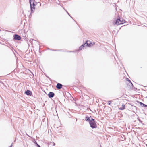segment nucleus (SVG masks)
<instances>
[{
    "instance_id": "dca6fc26",
    "label": "nucleus",
    "mask_w": 147,
    "mask_h": 147,
    "mask_svg": "<svg viewBox=\"0 0 147 147\" xmlns=\"http://www.w3.org/2000/svg\"><path fill=\"white\" fill-rule=\"evenodd\" d=\"M140 103V104L141 105V106H142L143 105V103L141 102H139Z\"/></svg>"
},
{
    "instance_id": "412c9836",
    "label": "nucleus",
    "mask_w": 147,
    "mask_h": 147,
    "mask_svg": "<svg viewBox=\"0 0 147 147\" xmlns=\"http://www.w3.org/2000/svg\"><path fill=\"white\" fill-rule=\"evenodd\" d=\"M52 50V51H57L56 50Z\"/></svg>"
},
{
    "instance_id": "9b49d317",
    "label": "nucleus",
    "mask_w": 147,
    "mask_h": 147,
    "mask_svg": "<svg viewBox=\"0 0 147 147\" xmlns=\"http://www.w3.org/2000/svg\"><path fill=\"white\" fill-rule=\"evenodd\" d=\"M125 106L124 105H122V107L119 108V109L121 110H123L125 109Z\"/></svg>"
},
{
    "instance_id": "f257e3e1",
    "label": "nucleus",
    "mask_w": 147,
    "mask_h": 147,
    "mask_svg": "<svg viewBox=\"0 0 147 147\" xmlns=\"http://www.w3.org/2000/svg\"><path fill=\"white\" fill-rule=\"evenodd\" d=\"M85 120L86 121L89 122L90 126L91 128H94L97 127L96 121H95L94 119L92 118L91 116L89 117L88 116H86Z\"/></svg>"
},
{
    "instance_id": "1a4fd4ad",
    "label": "nucleus",
    "mask_w": 147,
    "mask_h": 147,
    "mask_svg": "<svg viewBox=\"0 0 147 147\" xmlns=\"http://www.w3.org/2000/svg\"><path fill=\"white\" fill-rule=\"evenodd\" d=\"M85 43L83 44V45H81V46H80V47H79V49L80 50H82L83 49H84V48L85 47Z\"/></svg>"
},
{
    "instance_id": "6e6552de",
    "label": "nucleus",
    "mask_w": 147,
    "mask_h": 147,
    "mask_svg": "<svg viewBox=\"0 0 147 147\" xmlns=\"http://www.w3.org/2000/svg\"><path fill=\"white\" fill-rule=\"evenodd\" d=\"M25 93L27 95H31L32 94L31 92L29 90H27L25 92Z\"/></svg>"
},
{
    "instance_id": "f3484780",
    "label": "nucleus",
    "mask_w": 147,
    "mask_h": 147,
    "mask_svg": "<svg viewBox=\"0 0 147 147\" xmlns=\"http://www.w3.org/2000/svg\"><path fill=\"white\" fill-rule=\"evenodd\" d=\"M51 144V143L49 142H48L47 143V144L48 145H49Z\"/></svg>"
},
{
    "instance_id": "2eb2a0df",
    "label": "nucleus",
    "mask_w": 147,
    "mask_h": 147,
    "mask_svg": "<svg viewBox=\"0 0 147 147\" xmlns=\"http://www.w3.org/2000/svg\"><path fill=\"white\" fill-rule=\"evenodd\" d=\"M111 101H109L108 102V104L109 105H110V104H111Z\"/></svg>"
},
{
    "instance_id": "f03ea898",
    "label": "nucleus",
    "mask_w": 147,
    "mask_h": 147,
    "mask_svg": "<svg viewBox=\"0 0 147 147\" xmlns=\"http://www.w3.org/2000/svg\"><path fill=\"white\" fill-rule=\"evenodd\" d=\"M30 4L31 12L32 13L34 12L35 9V4L34 3V0H30Z\"/></svg>"
},
{
    "instance_id": "39448f33",
    "label": "nucleus",
    "mask_w": 147,
    "mask_h": 147,
    "mask_svg": "<svg viewBox=\"0 0 147 147\" xmlns=\"http://www.w3.org/2000/svg\"><path fill=\"white\" fill-rule=\"evenodd\" d=\"M54 95L55 94L54 93L52 92H50L49 93L48 95L49 98H51L53 97Z\"/></svg>"
},
{
    "instance_id": "aec40b11",
    "label": "nucleus",
    "mask_w": 147,
    "mask_h": 147,
    "mask_svg": "<svg viewBox=\"0 0 147 147\" xmlns=\"http://www.w3.org/2000/svg\"><path fill=\"white\" fill-rule=\"evenodd\" d=\"M12 145H11L9 147H12Z\"/></svg>"
},
{
    "instance_id": "6ab92c4d",
    "label": "nucleus",
    "mask_w": 147,
    "mask_h": 147,
    "mask_svg": "<svg viewBox=\"0 0 147 147\" xmlns=\"http://www.w3.org/2000/svg\"><path fill=\"white\" fill-rule=\"evenodd\" d=\"M37 147H40V146L38 145V144H37V145H36Z\"/></svg>"
},
{
    "instance_id": "7ed1b4c3",
    "label": "nucleus",
    "mask_w": 147,
    "mask_h": 147,
    "mask_svg": "<svg viewBox=\"0 0 147 147\" xmlns=\"http://www.w3.org/2000/svg\"><path fill=\"white\" fill-rule=\"evenodd\" d=\"M125 22L124 20L121 21L120 19H118L116 20L115 24L117 25H119L123 24Z\"/></svg>"
},
{
    "instance_id": "a211bd4d",
    "label": "nucleus",
    "mask_w": 147,
    "mask_h": 147,
    "mask_svg": "<svg viewBox=\"0 0 147 147\" xmlns=\"http://www.w3.org/2000/svg\"><path fill=\"white\" fill-rule=\"evenodd\" d=\"M52 144H53V146H54L55 145V144L54 142H53V143H52Z\"/></svg>"
},
{
    "instance_id": "f8f14e48",
    "label": "nucleus",
    "mask_w": 147,
    "mask_h": 147,
    "mask_svg": "<svg viewBox=\"0 0 147 147\" xmlns=\"http://www.w3.org/2000/svg\"><path fill=\"white\" fill-rule=\"evenodd\" d=\"M65 10L66 11V12L68 14L69 16H70V17L71 18H72V17H71V16L70 15V14H69L68 13V12H67V11L66 10Z\"/></svg>"
},
{
    "instance_id": "ddd939ff",
    "label": "nucleus",
    "mask_w": 147,
    "mask_h": 147,
    "mask_svg": "<svg viewBox=\"0 0 147 147\" xmlns=\"http://www.w3.org/2000/svg\"><path fill=\"white\" fill-rule=\"evenodd\" d=\"M34 142L35 143L36 145H37V144H38L36 142L35 140H34Z\"/></svg>"
},
{
    "instance_id": "9d476101",
    "label": "nucleus",
    "mask_w": 147,
    "mask_h": 147,
    "mask_svg": "<svg viewBox=\"0 0 147 147\" xmlns=\"http://www.w3.org/2000/svg\"><path fill=\"white\" fill-rule=\"evenodd\" d=\"M127 80L129 82V83L128 84L129 86H132L133 87V85L132 84V83L131 82V81L128 78H127Z\"/></svg>"
},
{
    "instance_id": "4468645a",
    "label": "nucleus",
    "mask_w": 147,
    "mask_h": 147,
    "mask_svg": "<svg viewBox=\"0 0 147 147\" xmlns=\"http://www.w3.org/2000/svg\"><path fill=\"white\" fill-rule=\"evenodd\" d=\"M142 106H143V107L144 106L145 107H147V105H145V104H143V105Z\"/></svg>"
},
{
    "instance_id": "0eeeda50",
    "label": "nucleus",
    "mask_w": 147,
    "mask_h": 147,
    "mask_svg": "<svg viewBox=\"0 0 147 147\" xmlns=\"http://www.w3.org/2000/svg\"><path fill=\"white\" fill-rule=\"evenodd\" d=\"M89 41H87V42L85 43V46H88V47H90L92 46V44L91 43H88Z\"/></svg>"
},
{
    "instance_id": "20e7f679",
    "label": "nucleus",
    "mask_w": 147,
    "mask_h": 147,
    "mask_svg": "<svg viewBox=\"0 0 147 147\" xmlns=\"http://www.w3.org/2000/svg\"><path fill=\"white\" fill-rule=\"evenodd\" d=\"M14 39L15 40H20L21 39V37L18 35L15 34L14 36Z\"/></svg>"
},
{
    "instance_id": "423d86ee",
    "label": "nucleus",
    "mask_w": 147,
    "mask_h": 147,
    "mask_svg": "<svg viewBox=\"0 0 147 147\" xmlns=\"http://www.w3.org/2000/svg\"><path fill=\"white\" fill-rule=\"evenodd\" d=\"M62 87V85L60 83H58L56 86V88L58 89H61Z\"/></svg>"
}]
</instances>
